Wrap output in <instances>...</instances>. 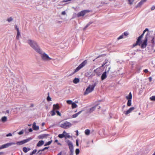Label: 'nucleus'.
<instances>
[{
	"instance_id": "1",
	"label": "nucleus",
	"mask_w": 155,
	"mask_h": 155,
	"mask_svg": "<svg viewBox=\"0 0 155 155\" xmlns=\"http://www.w3.org/2000/svg\"><path fill=\"white\" fill-rule=\"evenodd\" d=\"M27 42L31 47L37 53H38L41 50L35 41L29 39L27 40Z\"/></svg>"
},
{
	"instance_id": "2",
	"label": "nucleus",
	"mask_w": 155,
	"mask_h": 155,
	"mask_svg": "<svg viewBox=\"0 0 155 155\" xmlns=\"http://www.w3.org/2000/svg\"><path fill=\"white\" fill-rule=\"evenodd\" d=\"M38 53L41 55V57L42 60L45 62H48L50 60L53 61L54 59L50 58L48 55L41 50Z\"/></svg>"
},
{
	"instance_id": "3",
	"label": "nucleus",
	"mask_w": 155,
	"mask_h": 155,
	"mask_svg": "<svg viewBox=\"0 0 155 155\" xmlns=\"http://www.w3.org/2000/svg\"><path fill=\"white\" fill-rule=\"evenodd\" d=\"M97 85V83H95L92 85H89L85 91L84 92V94L86 95L89 93L92 92L94 89L95 86Z\"/></svg>"
},
{
	"instance_id": "4",
	"label": "nucleus",
	"mask_w": 155,
	"mask_h": 155,
	"mask_svg": "<svg viewBox=\"0 0 155 155\" xmlns=\"http://www.w3.org/2000/svg\"><path fill=\"white\" fill-rule=\"evenodd\" d=\"M87 63V60H85L83 61L81 64L74 71L72 74H74V73L78 71L81 69Z\"/></svg>"
},
{
	"instance_id": "5",
	"label": "nucleus",
	"mask_w": 155,
	"mask_h": 155,
	"mask_svg": "<svg viewBox=\"0 0 155 155\" xmlns=\"http://www.w3.org/2000/svg\"><path fill=\"white\" fill-rule=\"evenodd\" d=\"M71 125L72 124L66 121L61 124L60 126L64 129H67L71 127Z\"/></svg>"
},
{
	"instance_id": "6",
	"label": "nucleus",
	"mask_w": 155,
	"mask_h": 155,
	"mask_svg": "<svg viewBox=\"0 0 155 155\" xmlns=\"http://www.w3.org/2000/svg\"><path fill=\"white\" fill-rule=\"evenodd\" d=\"M66 142L69 146L71 153L72 154L74 152V147L72 143L69 140H67Z\"/></svg>"
},
{
	"instance_id": "7",
	"label": "nucleus",
	"mask_w": 155,
	"mask_h": 155,
	"mask_svg": "<svg viewBox=\"0 0 155 155\" xmlns=\"http://www.w3.org/2000/svg\"><path fill=\"white\" fill-rule=\"evenodd\" d=\"M110 67H109L108 68V69L107 70V68L106 69L105 71L102 74L101 79L102 81H103L106 79L107 77V73H108L110 70Z\"/></svg>"
},
{
	"instance_id": "8",
	"label": "nucleus",
	"mask_w": 155,
	"mask_h": 155,
	"mask_svg": "<svg viewBox=\"0 0 155 155\" xmlns=\"http://www.w3.org/2000/svg\"><path fill=\"white\" fill-rule=\"evenodd\" d=\"M143 35H141L139 37L136 41V43L133 45V47H135L137 45H140L141 43V40L143 37Z\"/></svg>"
},
{
	"instance_id": "9",
	"label": "nucleus",
	"mask_w": 155,
	"mask_h": 155,
	"mask_svg": "<svg viewBox=\"0 0 155 155\" xmlns=\"http://www.w3.org/2000/svg\"><path fill=\"white\" fill-rule=\"evenodd\" d=\"M90 12V11L89 10H83L78 13L77 14V16L78 17H79L81 16H83L86 13H89Z\"/></svg>"
},
{
	"instance_id": "10",
	"label": "nucleus",
	"mask_w": 155,
	"mask_h": 155,
	"mask_svg": "<svg viewBox=\"0 0 155 155\" xmlns=\"http://www.w3.org/2000/svg\"><path fill=\"white\" fill-rule=\"evenodd\" d=\"M15 144L16 143L14 142L9 143L6 144H5L2 145L0 147V150L8 147L9 146H11L13 145H15Z\"/></svg>"
},
{
	"instance_id": "11",
	"label": "nucleus",
	"mask_w": 155,
	"mask_h": 155,
	"mask_svg": "<svg viewBox=\"0 0 155 155\" xmlns=\"http://www.w3.org/2000/svg\"><path fill=\"white\" fill-rule=\"evenodd\" d=\"M148 35V33H147L146 36L144 40L143 41V43L141 45V47L142 48H145L147 45V36Z\"/></svg>"
},
{
	"instance_id": "12",
	"label": "nucleus",
	"mask_w": 155,
	"mask_h": 155,
	"mask_svg": "<svg viewBox=\"0 0 155 155\" xmlns=\"http://www.w3.org/2000/svg\"><path fill=\"white\" fill-rule=\"evenodd\" d=\"M147 0H141L138 4L136 6H135V7L136 8L140 7L141 5L144 3V2H146Z\"/></svg>"
},
{
	"instance_id": "13",
	"label": "nucleus",
	"mask_w": 155,
	"mask_h": 155,
	"mask_svg": "<svg viewBox=\"0 0 155 155\" xmlns=\"http://www.w3.org/2000/svg\"><path fill=\"white\" fill-rule=\"evenodd\" d=\"M48 136H49V135L48 134H43L38 136V138L39 139H43L47 138Z\"/></svg>"
},
{
	"instance_id": "14",
	"label": "nucleus",
	"mask_w": 155,
	"mask_h": 155,
	"mask_svg": "<svg viewBox=\"0 0 155 155\" xmlns=\"http://www.w3.org/2000/svg\"><path fill=\"white\" fill-rule=\"evenodd\" d=\"M110 62L108 60L106 59L105 61L103 62V64L101 66V67H103L105 64H106V66H107L109 65L110 64Z\"/></svg>"
},
{
	"instance_id": "15",
	"label": "nucleus",
	"mask_w": 155,
	"mask_h": 155,
	"mask_svg": "<svg viewBox=\"0 0 155 155\" xmlns=\"http://www.w3.org/2000/svg\"><path fill=\"white\" fill-rule=\"evenodd\" d=\"M134 107H130V109H129V110H128L126 111H124V113L126 115H127L128 114L131 113L132 111L134 110Z\"/></svg>"
},
{
	"instance_id": "16",
	"label": "nucleus",
	"mask_w": 155,
	"mask_h": 155,
	"mask_svg": "<svg viewBox=\"0 0 155 155\" xmlns=\"http://www.w3.org/2000/svg\"><path fill=\"white\" fill-rule=\"evenodd\" d=\"M32 128L34 130H37L39 129V127L38 126H37L36 125L35 122H34L33 124Z\"/></svg>"
},
{
	"instance_id": "17",
	"label": "nucleus",
	"mask_w": 155,
	"mask_h": 155,
	"mask_svg": "<svg viewBox=\"0 0 155 155\" xmlns=\"http://www.w3.org/2000/svg\"><path fill=\"white\" fill-rule=\"evenodd\" d=\"M97 107V105H96L95 106L92 107V108H90L89 109V111H87V112L88 113H91L93 111H94L95 110Z\"/></svg>"
},
{
	"instance_id": "18",
	"label": "nucleus",
	"mask_w": 155,
	"mask_h": 155,
	"mask_svg": "<svg viewBox=\"0 0 155 155\" xmlns=\"http://www.w3.org/2000/svg\"><path fill=\"white\" fill-rule=\"evenodd\" d=\"M59 107L58 104H54L53 105V110H58L59 109Z\"/></svg>"
},
{
	"instance_id": "19",
	"label": "nucleus",
	"mask_w": 155,
	"mask_h": 155,
	"mask_svg": "<svg viewBox=\"0 0 155 155\" xmlns=\"http://www.w3.org/2000/svg\"><path fill=\"white\" fill-rule=\"evenodd\" d=\"M44 144V141L43 140H40L39 141L38 143L37 144V146L38 147H40L42 145Z\"/></svg>"
},
{
	"instance_id": "20",
	"label": "nucleus",
	"mask_w": 155,
	"mask_h": 155,
	"mask_svg": "<svg viewBox=\"0 0 155 155\" xmlns=\"http://www.w3.org/2000/svg\"><path fill=\"white\" fill-rule=\"evenodd\" d=\"M82 111V110L80 111L79 112H78L77 113L75 114H73L72 116V118H75V117H77L78 115H79Z\"/></svg>"
},
{
	"instance_id": "21",
	"label": "nucleus",
	"mask_w": 155,
	"mask_h": 155,
	"mask_svg": "<svg viewBox=\"0 0 155 155\" xmlns=\"http://www.w3.org/2000/svg\"><path fill=\"white\" fill-rule=\"evenodd\" d=\"M132 98V96L131 93L130 92L129 95L126 97V98L127 100H131Z\"/></svg>"
},
{
	"instance_id": "22",
	"label": "nucleus",
	"mask_w": 155,
	"mask_h": 155,
	"mask_svg": "<svg viewBox=\"0 0 155 155\" xmlns=\"http://www.w3.org/2000/svg\"><path fill=\"white\" fill-rule=\"evenodd\" d=\"M16 143V144H17L18 145H22L23 144H24L25 143L24 140H22V141H20L16 143Z\"/></svg>"
},
{
	"instance_id": "23",
	"label": "nucleus",
	"mask_w": 155,
	"mask_h": 155,
	"mask_svg": "<svg viewBox=\"0 0 155 155\" xmlns=\"http://www.w3.org/2000/svg\"><path fill=\"white\" fill-rule=\"evenodd\" d=\"M79 78H75L73 80V83L74 84H77L79 82Z\"/></svg>"
},
{
	"instance_id": "24",
	"label": "nucleus",
	"mask_w": 155,
	"mask_h": 155,
	"mask_svg": "<svg viewBox=\"0 0 155 155\" xmlns=\"http://www.w3.org/2000/svg\"><path fill=\"white\" fill-rule=\"evenodd\" d=\"M30 149L29 148H27L26 147H24L23 148V150L25 153H27L28 151Z\"/></svg>"
},
{
	"instance_id": "25",
	"label": "nucleus",
	"mask_w": 155,
	"mask_h": 155,
	"mask_svg": "<svg viewBox=\"0 0 155 155\" xmlns=\"http://www.w3.org/2000/svg\"><path fill=\"white\" fill-rule=\"evenodd\" d=\"M7 117L6 116H4L3 117H2L1 119V120L3 122H5L7 121Z\"/></svg>"
},
{
	"instance_id": "26",
	"label": "nucleus",
	"mask_w": 155,
	"mask_h": 155,
	"mask_svg": "<svg viewBox=\"0 0 155 155\" xmlns=\"http://www.w3.org/2000/svg\"><path fill=\"white\" fill-rule=\"evenodd\" d=\"M20 36V33L19 31V30H18L17 31V35L16 37V38L17 40H18L19 39V37Z\"/></svg>"
},
{
	"instance_id": "27",
	"label": "nucleus",
	"mask_w": 155,
	"mask_h": 155,
	"mask_svg": "<svg viewBox=\"0 0 155 155\" xmlns=\"http://www.w3.org/2000/svg\"><path fill=\"white\" fill-rule=\"evenodd\" d=\"M58 137L60 138H62L65 137V135L64 134H60L58 135Z\"/></svg>"
},
{
	"instance_id": "28",
	"label": "nucleus",
	"mask_w": 155,
	"mask_h": 155,
	"mask_svg": "<svg viewBox=\"0 0 155 155\" xmlns=\"http://www.w3.org/2000/svg\"><path fill=\"white\" fill-rule=\"evenodd\" d=\"M77 106V105L74 102H73L72 104V108H75Z\"/></svg>"
},
{
	"instance_id": "29",
	"label": "nucleus",
	"mask_w": 155,
	"mask_h": 155,
	"mask_svg": "<svg viewBox=\"0 0 155 155\" xmlns=\"http://www.w3.org/2000/svg\"><path fill=\"white\" fill-rule=\"evenodd\" d=\"M90 130L88 129L85 130V133L87 135H89L90 133Z\"/></svg>"
},
{
	"instance_id": "30",
	"label": "nucleus",
	"mask_w": 155,
	"mask_h": 155,
	"mask_svg": "<svg viewBox=\"0 0 155 155\" xmlns=\"http://www.w3.org/2000/svg\"><path fill=\"white\" fill-rule=\"evenodd\" d=\"M128 100V101L127 103V105L128 106H130L131 104V100Z\"/></svg>"
},
{
	"instance_id": "31",
	"label": "nucleus",
	"mask_w": 155,
	"mask_h": 155,
	"mask_svg": "<svg viewBox=\"0 0 155 155\" xmlns=\"http://www.w3.org/2000/svg\"><path fill=\"white\" fill-rule=\"evenodd\" d=\"M31 139H32V138H31V137H29V138H28L27 139L24 140L25 143L27 142H29V141L31 140Z\"/></svg>"
},
{
	"instance_id": "32",
	"label": "nucleus",
	"mask_w": 155,
	"mask_h": 155,
	"mask_svg": "<svg viewBox=\"0 0 155 155\" xmlns=\"http://www.w3.org/2000/svg\"><path fill=\"white\" fill-rule=\"evenodd\" d=\"M91 24V23H89L88 24H87L83 28V30L84 31H85L86 29V28H87Z\"/></svg>"
},
{
	"instance_id": "33",
	"label": "nucleus",
	"mask_w": 155,
	"mask_h": 155,
	"mask_svg": "<svg viewBox=\"0 0 155 155\" xmlns=\"http://www.w3.org/2000/svg\"><path fill=\"white\" fill-rule=\"evenodd\" d=\"M52 142V140H51V141H49L46 143H45V144L44 146H46L49 145H50L51 144V143Z\"/></svg>"
},
{
	"instance_id": "34",
	"label": "nucleus",
	"mask_w": 155,
	"mask_h": 155,
	"mask_svg": "<svg viewBox=\"0 0 155 155\" xmlns=\"http://www.w3.org/2000/svg\"><path fill=\"white\" fill-rule=\"evenodd\" d=\"M49 92L48 93V97H47V100L48 101H51V98L49 96Z\"/></svg>"
},
{
	"instance_id": "35",
	"label": "nucleus",
	"mask_w": 155,
	"mask_h": 155,
	"mask_svg": "<svg viewBox=\"0 0 155 155\" xmlns=\"http://www.w3.org/2000/svg\"><path fill=\"white\" fill-rule=\"evenodd\" d=\"M55 110H52L51 111V115L53 116L55 114Z\"/></svg>"
},
{
	"instance_id": "36",
	"label": "nucleus",
	"mask_w": 155,
	"mask_h": 155,
	"mask_svg": "<svg viewBox=\"0 0 155 155\" xmlns=\"http://www.w3.org/2000/svg\"><path fill=\"white\" fill-rule=\"evenodd\" d=\"M37 151V150L36 149L34 150L32 152L30 153V155H32L33 154H34Z\"/></svg>"
},
{
	"instance_id": "37",
	"label": "nucleus",
	"mask_w": 155,
	"mask_h": 155,
	"mask_svg": "<svg viewBox=\"0 0 155 155\" xmlns=\"http://www.w3.org/2000/svg\"><path fill=\"white\" fill-rule=\"evenodd\" d=\"M91 72H87L85 73V75L86 76H89L91 75Z\"/></svg>"
},
{
	"instance_id": "38",
	"label": "nucleus",
	"mask_w": 155,
	"mask_h": 155,
	"mask_svg": "<svg viewBox=\"0 0 155 155\" xmlns=\"http://www.w3.org/2000/svg\"><path fill=\"white\" fill-rule=\"evenodd\" d=\"M134 0H129L128 3L130 5H132Z\"/></svg>"
},
{
	"instance_id": "39",
	"label": "nucleus",
	"mask_w": 155,
	"mask_h": 155,
	"mask_svg": "<svg viewBox=\"0 0 155 155\" xmlns=\"http://www.w3.org/2000/svg\"><path fill=\"white\" fill-rule=\"evenodd\" d=\"M150 99L151 101H155V96H153L150 97Z\"/></svg>"
},
{
	"instance_id": "40",
	"label": "nucleus",
	"mask_w": 155,
	"mask_h": 155,
	"mask_svg": "<svg viewBox=\"0 0 155 155\" xmlns=\"http://www.w3.org/2000/svg\"><path fill=\"white\" fill-rule=\"evenodd\" d=\"M79 153H80V150H79V149H76V150H75V153H76V154L77 155H78Z\"/></svg>"
},
{
	"instance_id": "41",
	"label": "nucleus",
	"mask_w": 155,
	"mask_h": 155,
	"mask_svg": "<svg viewBox=\"0 0 155 155\" xmlns=\"http://www.w3.org/2000/svg\"><path fill=\"white\" fill-rule=\"evenodd\" d=\"M64 135H65V137H65V138H70L71 137L70 135L68 133H66V134Z\"/></svg>"
},
{
	"instance_id": "42",
	"label": "nucleus",
	"mask_w": 155,
	"mask_h": 155,
	"mask_svg": "<svg viewBox=\"0 0 155 155\" xmlns=\"http://www.w3.org/2000/svg\"><path fill=\"white\" fill-rule=\"evenodd\" d=\"M67 104H72L73 102H72V101L71 100H67Z\"/></svg>"
},
{
	"instance_id": "43",
	"label": "nucleus",
	"mask_w": 155,
	"mask_h": 155,
	"mask_svg": "<svg viewBox=\"0 0 155 155\" xmlns=\"http://www.w3.org/2000/svg\"><path fill=\"white\" fill-rule=\"evenodd\" d=\"M13 20V18L12 17H10L9 18H8L7 19V21L8 22H10Z\"/></svg>"
},
{
	"instance_id": "44",
	"label": "nucleus",
	"mask_w": 155,
	"mask_h": 155,
	"mask_svg": "<svg viewBox=\"0 0 155 155\" xmlns=\"http://www.w3.org/2000/svg\"><path fill=\"white\" fill-rule=\"evenodd\" d=\"M123 35L122 34L121 35H120L119 37H118L117 38V40H119L120 39H122L123 38Z\"/></svg>"
},
{
	"instance_id": "45",
	"label": "nucleus",
	"mask_w": 155,
	"mask_h": 155,
	"mask_svg": "<svg viewBox=\"0 0 155 155\" xmlns=\"http://www.w3.org/2000/svg\"><path fill=\"white\" fill-rule=\"evenodd\" d=\"M149 31V30L148 28H146L143 32V33L142 35H143V36L144 34L145 33V32L146 31Z\"/></svg>"
},
{
	"instance_id": "46",
	"label": "nucleus",
	"mask_w": 155,
	"mask_h": 155,
	"mask_svg": "<svg viewBox=\"0 0 155 155\" xmlns=\"http://www.w3.org/2000/svg\"><path fill=\"white\" fill-rule=\"evenodd\" d=\"M151 43L152 45L153 46L155 44L154 40L153 38L152 39V40H151Z\"/></svg>"
},
{
	"instance_id": "47",
	"label": "nucleus",
	"mask_w": 155,
	"mask_h": 155,
	"mask_svg": "<svg viewBox=\"0 0 155 155\" xmlns=\"http://www.w3.org/2000/svg\"><path fill=\"white\" fill-rule=\"evenodd\" d=\"M55 112L57 113V114L58 115V116H61V114L60 112L56 110V111H55Z\"/></svg>"
},
{
	"instance_id": "48",
	"label": "nucleus",
	"mask_w": 155,
	"mask_h": 155,
	"mask_svg": "<svg viewBox=\"0 0 155 155\" xmlns=\"http://www.w3.org/2000/svg\"><path fill=\"white\" fill-rule=\"evenodd\" d=\"M23 133H24L23 130H22L21 131H20V132H19L18 133V134L19 135H21V134H23Z\"/></svg>"
},
{
	"instance_id": "49",
	"label": "nucleus",
	"mask_w": 155,
	"mask_h": 155,
	"mask_svg": "<svg viewBox=\"0 0 155 155\" xmlns=\"http://www.w3.org/2000/svg\"><path fill=\"white\" fill-rule=\"evenodd\" d=\"M123 34V35L127 36L128 35L129 33L127 32H125Z\"/></svg>"
},
{
	"instance_id": "50",
	"label": "nucleus",
	"mask_w": 155,
	"mask_h": 155,
	"mask_svg": "<svg viewBox=\"0 0 155 155\" xmlns=\"http://www.w3.org/2000/svg\"><path fill=\"white\" fill-rule=\"evenodd\" d=\"M155 9V7L154 6H153L151 8V10H153Z\"/></svg>"
},
{
	"instance_id": "51",
	"label": "nucleus",
	"mask_w": 155,
	"mask_h": 155,
	"mask_svg": "<svg viewBox=\"0 0 155 155\" xmlns=\"http://www.w3.org/2000/svg\"><path fill=\"white\" fill-rule=\"evenodd\" d=\"M78 140L77 139L76 140V145L77 146H78Z\"/></svg>"
},
{
	"instance_id": "52",
	"label": "nucleus",
	"mask_w": 155,
	"mask_h": 155,
	"mask_svg": "<svg viewBox=\"0 0 155 155\" xmlns=\"http://www.w3.org/2000/svg\"><path fill=\"white\" fill-rule=\"evenodd\" d=\"M12 135V134L11 133H9L8 134L6 135V136L7 137L11 136Z\"/></svg>"
},
{
	"instance_id": "53",
	"label": "nucleus",
	"mask_w": 155,
	"mask_h": 155,
	"mask_svg": "<svg viewBox=\"0 0 155 155\" xmlns=\"http://www.w3.org/2000/svg\"><path fill=\"white\" fill-rule=\"evenodd\" d=\"M15 28L17 30V31H18V30H19V29L17 27V26L15 25Z\"/></svg>"
},
{
	"instance_id": "54",
	"label": "nucleus",
	"mask_w": 155,
	"mask_h": 155,
	"mask_svg": "<svg viewBox=\"0 0 155 155\" xmlns=\"http://www.w3.org/2000/svg\"><path fill=\"white\" fill-rule=\"evenodd\" d=\"M45 150V149H44V148L43 149H42V150H39L38 152V153H39V152L41 151H44Z\"/></svg>"
},
{
	"instance_id": "55",
	"label": "nucleus",
	"mask_w": 155,
	"mask_h": 155,
	"mask_svg": "<svg viewBox=\"0 0 155 155\" xmlns=\"http://www.w3.org/2000/svg\"><path fill=\"white\" fill-rule=\"evenodd\" d=\"M144 72L145 73H147L148 72V70L147 69H145L143 70Z\"/></svg>"
},
{
	"instance_id": "56",
	"label": "nucleus",
	"mask_w": 155,
	"mask_h": 155,
	"mask_svg": "<svg viewBox=\"0 0 155 155\" xmlns=\"http://www.w3.org/2000/svg\"><path fill=\"white\" fill-rule=\"evenodd\" d=\"M66 14V12L64 11L62 12L61 13V14L63 15H65Z\"/></svg>"
},
{
	"instance_id": "57",
	"label": "nucleus",
	"mask_w": 155,
	"mask_h": 155,
	"mask_svg": "<svg viewBox=\"0 0 155 155\" xmlns=\"http://www.w3.org/2000/svg\"><path fill=\"white\" fill-rule=\"evenodd\" d=\"M28 130L29 132H31L33 130L32 128H30Z\"/></svg>"
},
{
	"instance_id": "58",
	"label": "nucleus",
	"mask_w": 155,
	"mask_h": 155,
	"mask_svg": "<svg viewBox=\"0 0 155 155\" xmlns=\"http://www.w3.org/2000/svg\"><path fill=\"white\" fill-rule=\"evenodd\" d=\"M149 81L150 82H151L152 80V78H151V77H150L149 78Z\"/></svg>"
},
{
	"instance_id": "59",
	"label": "nucleus",
	"mask_w": 155,
	"mask_h": 155,
	"mask_svg": "<svg viewBox=\"0 0 155 155\" xmlns=\"http://www.w3.org/2000/svg\"><path fill=\"white\" fill-rule=\"evenodd\" d=\"M97 69H95V70H94V72H95V73H96V74L97 75V74H97V73L96 72V71H97Z\"/></svg>"
},
{
	"instance_id": "60",
	"label": "nucleus",
	"mask_w": 155,
	"mask_h": 155,
	"mask_svg": "<svg viewBox=\"0 0 155 155\" xmlns=\"http://www.w3.org/2000/svg\"><path fill=\"white\" fill-rule=\"evenodd\" d=\"M34 106V105L33 104H31L30 106V107H32Z\"/></svg>"
},
{
	"instance_id": "61",
	"label": "nucleus",
	"mask_w": 155,
	"mask_h": 155,
	"mask_svg": "<svg viewBox=\"0 0 155 155\" xmlns=\"http://www.w3.org/2000/svg\"><path fill=\"white\" fill-rule=\"evenodd\" d=\"M76 135H77V136H78V130H76Z\"/></svg>"
},
{
	"instance_id": "62",
	"label": "nucleus",
	"mask_w": 155,
	"mask_h": 155,
	"mask_svg": "<svg viewBox=\"0 0 155 155\" xmlns=\"http://www.w3.org/2000/svg\"><path fill=\"white\" fill-rule=\"evenodd\" d=\"M62 154V153L61 152H60L57 155H61Z\"/></svg>"
},
{
	"instance_id": "63",
	"label": "nucleus",
	"mask_w": 155,
	"mask_h": 155,
	"mask_svg": "<svg viewBox=\"0 0 155 155\" xmlns=\"http://www.w3.org/2000/svg\"><path fill=\"white\" fill-rule=\"evenodd\" d=\"M48 147H46L44 148V149H45V150L46 149H48Z\"/></svg>"
},
{
	"instance_id": "64",
	"label": "nucleus",
	"mask_w": 155,
	"mask_h": 155,
	"mask_svg": "<svg viewBox=\"0 0 155 155\" xmlns=\"http://www.w3.org/2000/svg\"><path fill=\"white\" fill-rule=\"evenodd\" d=\"M66 133H67L65 131H63V133L62 134H66Z\"/></svg>"
}]
</instances>
